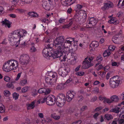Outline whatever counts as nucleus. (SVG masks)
I'll return each instance as SVG.
<instances>
[{"label":"nucleus","mask_w":124,"mask_h":124,"mask_svg":"<svg viewBox=\"0 0 124 124\" xmlns=\"http://www.w3.org/2000/svg\"><path fill=\"white\" fill-rule=\"evenodd\" d=\"M105 73L106 72H105L100 71L98 72V74L101 76H103L104 75H105Z\"/></svg>","instance_id":"56"},{"label":"nucleus","mask_w":124,"mask_h":124,"mask_svg":"<svg viewBox=\"0 0 124 124\" xmlns=\"http://www.w3.org/2000/svg\"><path fill=\"white\" fill-rule=\"evenodd\" d=\"M23 37V35L22 36L20 32L18 30L15 31L9 35V40L11 42H15V41H14L15 39L20 38Z\"/></svg>","instance_id":"4"},{"label":"nucleus","mask_w":124,"mask_h":124,"mask_svg":"<svg viewBox=\"0 0 124 124\" xmlns=\"http://www.w3.org/2000/svg\"><path fill=\"white\" fill-rule=\"evenodd\" d=\"M51 117L57 120L59 119L60 118V117L59 116L56 115L55 114H52L51 115Z\"/></svg>","instance_id":"30"},{"label":"nucleus","mask_w":124,"mask_h":124,"mask_svg":"<svg viewBox=\"0 0 124 124\" xmlns=\"http://www.w3.org/2000/svg\"><path fill=\"white\" fill-rule=\"evenodd\" d=\"M81 122V120H79L75 122H74L72 124H80Z\"/></svg>","instance_id":"64"},{"label":"nucleus","mask_w":124,"mask_h":124,"mask_svg":"<svg viewBox=\"0 0 124 124\" xmlns=\"http://www.w3.org/2000/svg\"><path fill=\"white\" fill-rule=\"evenodd\" d=\"M103 108V107H102L100 106L98 107L97 108H96L95 109V111L97 112L98 111H99L100 110H101V109H102Z\"/></svg>","instance_id":"44"},{"label":"nucleus","mask_w":124,"mask_h":124,"mask_svg":"<svg viewBox=\"0 0 124 124\" xmlns=\"http://www.w3.org/2000/svg\"><path fill=\"white\" fill-rule=\"evenodd\" d=\"M93 57H88L85 58V61L83 62V65L82 67V68L85 69H88L93 66V64L90 63L93 60Z\"/></svg>","instance_id":"5"},{"label":"nucleus","mask_w":124,"mask_h":124,"mask_svg":"<svg viewBox=\"0 0 124 124\" xmlns=\"http://www.w3.org/2000/svg\"><path fill=\"white\" fill-rule=\"evenodd\" d=\"M65 40L64 37L61 36L57 38L54 41L55 46L57 47V50L52 51L51 52V55L54 59L59 57L61 61H66V59L67 58L69 53L66 52H64V46L62 44Z\"/></svg>","instance_id":"1"},{"label":"nucleus","mask_w":124,"mask_h":124,"mask_svg":"<svg viewBox=\"0 0 124 124\" xmlns=\"http://www.w3.org/2000/svg\"><path fill=\"white\" fill-rule=\"evenodd\" d=\"M60 101L57 99L56 102V104L57 106L60 107H62L64 105V102H61Z\"/></svg>","instance_id":"19"},{"label":"nucleus","mask_w":124,"mask_h":124,"mask_svg":"<svg viewBox=\"0 0 124 124\" xmlns=\"http://www.w3.org/2000/svg\"><path fill=\"white\" fill-rule=\"evenodd\" d=\"M117 5L119 7L124 6V0H119Z\"/></svg>","instance_id":"21"},{"label":"nucleus","mask_w":124,"mask_h":124,"mask_svg":"<svg viewBox=\"0 0 124 124\" xmlns=\"http://www.w3.org/2000/svg\"><path fill=\"white\" fill-rule=\"evenodd\" d=\"M112 102H116L118 101L119 100L118 97L116 95H113L110 98Z\"/></svg>","instance_id":"13"},{"label":"nucleus","mask_w":124,"mask_h":124,"mask_svg":"<svg viewBox=\"0 0 124 124\" xmlns=\"http://www.w3.org/2000/svg\"><path fill=\"white\" fill-rule=\"evenodd\" d=\"M97 23V22L96 20L95 19L90 24H92L93 26H94Z\"/></svg>","instance_id":"52"},{"label":"nucleus","mask_w":124,"mask_h":124,"mask_svg":"<svg viewBox=\"0 0 124 124\" xmlns=\"http://www.w3.org/2000/svg\"><path fill=\"white\" fill-rule=\"evenodd\" d=\"M72 9L71 8H68L67 10V12L69 14H70L71 13Z\"/></svg>","instance_id":"58"},{"label":"nucleus","mask_w":124,"mask_h":124,"mask_svg":"<svg viewBox=\"0 0 124 124\" xmlns=\"http://www.w3.org/2000/svg\"><path fill=\"white\" fill-rule=\"evenodd\" d=\"M9 22L8 20L6 19L4 21H2V23L3 24L7 25L8 28H9L10 27V24L9 23Z\"/></svg>","instance_id":"14"},{"label":"nucleus","mask_w":124,"mask_h":124,"mask_svg":"<svg viewBox=\"0 0 124 124\" xmlns=\"http://www.w3.org/2000/svg\"><path fill=\"white\" fill-rule=\"evenodd\" d=\"M84 74V72L82 71H79L76 73V75L79 76H83Z\"/></svg>","instance_id":"37"},{"label":"nucleus","mask_w":124,"mask_h":124,"mask_svg":"<svg viewBox=\"0 0 124 124\" xmlns=\"http://www.w3.org/2000/svg\"><path fill=\"white\" fill-rule=\"evenodd\" d=\"M4 79L6 81L8 82L10 80V78L8 76H6L4 77Z\"/></svg>","instance_id":"46"},{"label":"nucleus","mask_w":124,"mask_h":124,"mask_svg":"<svg viewBox=\"0 0 124 124\" xmlns=\"http://www.w3.org/2000/svg\"><path fill=\"white\" fill-rule=\"evenodd\" d=\"M79 15L78 14L75 15L74 16L73 19L76 21H79L80 19Z\"/></svg>","instance_id":"23"},{"label":"nucleus","mask_w":124,"mask_h":124,"mask_svg":"<svg viewBox=\"0 0 124 124\" xmlns=\"http://www.w3.org/2000/svg\"><path fill=\"white\" fill-rule=\"evenodd\" d=\"M97 98L96 97H94L91 99V101L92 102H94L97 100Z\"/></svg>","instance_id":"59"},{"label":"nucleus","mask_w":124,"mask_h":124,"mask_svg":"<svg viewBox=\"0 0 124 124\" xmlns=\"http://www.w3.org/2000/svg\"><path fill=\"white\" fill-rule=\"evenodd\" d=\"M75 95V93L73 91H70L67 92L66 94L67 101L70 102L71 101Z\"/></svg>","instance_id":"9"},{"label":"nucleus","mask_w":124,"mask_h":124,"mask_svg":"<svg viewBox=\"0 0 124 124\" xmlns=\"http://www.w3.org/2000/svg\"><path fill=\"white\" fill-rule=\"evenodd\" d=\"M21 75V73H19L18 74L17 76L15 79L16 81L18 80L20 77Z\"/></svg>","instance_id":"55"},{"label":"nucleus","mask_w":124,"mask_h":124,"mask_svg":"<svg viewBox=\"0 0 124 124\" xmlns=\"http://www.w3.org/2000/svg\"><path fill=\"white\" fill-rule=\"evenodd\" d=\"M18 65V62L16 61L10 60L5 63L2 68L4 71L8 72L12 70L16 69Z\"/></svg>","instance_id":"2"},{"label":"nucleus","mask_w":124,"mask_h":124,"mask_svg":"<svg viewBox=\"0 0 124 124\" xmlns=\"http://www.w3.org/2000/svg\"><path fill=\"white\" fill-rule=\"evenodd\" d=\"M103 60V58L101 55H98L96 58V60L97 61H101Z\"/></svg>","instance_id":"36"},{"label":"nucleus","mask_w":124,"mask_h":124,"mask_svg":"<svg viewBox=\"0 0 124 124\" xmlns=\"http://www.w3.org/2000/svg\"><path fill=\"white\" fill-rule=\"evenodd\" d=\"M46 48H44L43 51V55L45 57V56L46 57H47L48 56L50 57L51 56L53 57L51 55V52L52 51H50V50L49 49V48H51V47H50L49 44L46 45V46H45Z\"/></svg>","instance_id":"6"},{"label":"nucleus","mask_w":124,"mask_h":124,"mask_svg":"<svg viewBox=\"0 0 124 124\" xmlns=\"http://www.w3.org/2000/svg\"><path fill=\"white\" fill-rule=\"evenodd\" d=\"M105 99L103 101V102L104 103H105L106 102L107 103H110L112 102L111 100H110L109 99H107L106 97Z\"/></svg>","instance_id":"31"},{"label":"nucleus","mask_w":124,"mask_h":124,"mask_svg":"<svg viewBox=\"0 0 124 124\" xmlns=\"http://www.w3.org/2000/svg\"><path fill=\"white\" fill-rule=\"evenodd\" d=\"M52 39H48L47 40V41H46V43H49V44H50V45H51V44L52 43Z\"/></svg>","instance_id":"54"},{"label":"nucleus","mask_w":124,"mask_h":124,"mask_svg":"<svg viewBox=\"0 0 124 124\" xmlns=\"http://www.w3.org/2000/svg\"><path fill=\"white\" fill-rule=\"evenodd\" d=\"M28 55L26 54H23L20 56L19 59V63L22 65H25L28 62Z\"/></svg>","instance_id":"8"},{"label":"nucleus","mask_w":124,"mask_h":124,"mask_svg":"<svg viewBox=\"0 0 124 124\" xmlns=\"http://www.w3.org/2000/svg\"><path fill=\"white\" fill-rule=\"evenodd\" d=\"M99 45L98 42L96 41H93L90 45V46L91 47H93L94 49L97 47Z\"/></svg>","instance_id":"10"},{"label":"nucleus","mask_w":124,"mask_h":124,"mask_svg":"<svg viewBox=\"0 0 124 124\" xmlns=\"http://www.w3.org/2000/svg\"><path fill=\"white\" fill-rule=\"evenodd\" d=\"M34 104L35 102L34 101L32 102L31 104H29L28 108L30 107L32 109L35 106Z\"/></svg>","instance_id":"32"},{"label":"nucleus","mask_w":124,"mask_h":124,"mask_svg":"<svg viewBox=\"0 0 124 124\" xmlns=\"http://www.w3.org/2000/svg\"><path fill=\"white\" fill-rule=\"evenodd\" d=\"M12 82L11 83H8L7 84V87L9 88H11L12 89L14 88V85L12 84Z\"/></svg>","instance_id":"25"},{"label":"nucleus","mask_w":124,"mask_h":124,"mask_svg":"<svg viewBox=\"0 0 124 124\" xmlns=\"http://www.w3.org/2000/svg\"><path fill=\"white\" fill-rule=\"evenodd\" d=\"M118 38V37H114L112 39L113 42L117 44L118 43V41L117 40Z\"/></svg>","instance_id":"28"},{"label":"nucleus","mask_w":124,"mask_h":124,"mask_svg":"<svg viewBox=\"0 0 124 124\" xmlns=\"http://www.w3.org/2000/svg\"><path fill=\"white\" fill-rule=\"evenodd\" d=\"M66 6H70L74 3L76 0H66Z\"/></svg>","instance_id":"15"},{"label":"nucleus","mask_w":124,"mask_h":124,"mask_svg":"<svg viewBox=\"0 0 124 124\" xmlns=\"http://www.w3.org/2000/svg\"><path fill=\"white\" fill-rule=\"evenodd\" d=\"M68 68H65V69L62 68V77H65L67 74L68 72Z\"/></svg>","instance_id":"17"},{"label":"nucleus","mask_w":124,"mask_h":124,"mask_svg":"<svg viewBox=\"0 0 124 124\" xmlns=\"http://www.w3.org/2000/svg\"><path fill=\"white\" fill-rule=\"evenodd\" d=\"M4 94L5 95V96H8L10 94V93L9 91L8 90H6L4 92Z\"/></svg>","instance_id":"40"},{"label":"nucleus","mask_w":124,"mask_h":124,"mask_svg":"<svg viewBox=\"0 0 124 124\" xmlns=\"http://www.w3.org/2000/svg\"><path fill=\"white\" fill-rule=\"evenodd\" d=\"M106 3L108 6L109 8H113L114 6L113 3L110 1H108L106 2Z\"/></svg>","instance_id":"26"},{"label":"nucleus","mask_w":124,"mask_h":124,"mask_svg":"<svg viewBox=\"0 0 124 124\" xmlns=\"http://www.w3.org/2000/svg\"><path fill=\"white\" fill-rule=\"evenodd\" d=\"M73 80L71 78H70L68 79L66 81V82L64 83V84L65 85L66 84H68L71 81H72Z\"/></svg>","instance_id":"45"},{"label":"nucleus","mask_w":124,"mask_h":124,"mask_svg":"<svg viewBox=\"0 0 124 124\" xmlns=\"http://www.w3.org/2000/svg\"><path fill=\"white\" fill-rule=\"evenodd\" d=\"M46 91V88H41L39 89L38 91V92L39 93H44Z\"/></svg>","instance_id":"29"},{"label":"nucleus","mask_w":124,"mask_h":124,"mask_svg":"<svg viewBox=\"0 0 124 124\" xmlns=\"http://www.w3.org/2000/svg\"><path fill=\"white\" fill-rule=\"evenodd\" d=\"M65 85L64 84L60 83L58 84L56 87V89L58 90H61L64 89V85Z\"/></svg>","instance_id":"11"},{"label":"nucleus","mask_w":124,"mask_h":124,"mask_svg":"<svg viewBox=\"0 0 124 124\" xmlns=\"http://www.w3.org/2000/svg\"><path fill=\"white\" fill-rule=\"evenodd\" d=\"M68 39H66V41H65L64 43V47H66V46H65V44H66L67 43L70 44H71V43L72 42H71V41L70 40L69 41L68 40Z\"/></svg>","instance_id":"41"},{"label":"nucleus","mask_w":124,"mask_h":124,"mask_svg":"<svg viewBox=\"0 0 124 124\" xmlns=\"http://www.w3.org/2000/svg\"><path fill=\"white\" fill-rule=\"evenodd\" d=\"M19 94L16 93H15L13 94V97L15 100L17 99L18 97Z\"/></svg>","instance_id":"33"},{"label":"nucleus","mask_w":124,"mask_h":124,"mask_svg":"<svg viewBox=\"0 0 124 124\" xmlns=\"http://www.w3.org/2000/svg\"><path fill=\"white\" fill-rule=\"evenodd\" d=\"M28 14L29 16L33 17H35L38 16V15L35 12H29L28 13Z\"/></svg>","instance_id":"18"},{"label":"nucleus","mask_w":124,"mask_h":124,"mask_svg":"<svg viewBox=\"0 0 124 124\" xmlns=\"http://www.w3.org/2000/svg\"><path fill=\"white\" fill-rule=\"evenodd\" d=\"M104 8L105 9H108L109 7L107 5L106 2V3H104Z\"/></svg>","instance_id":"53"},{"label":"nucleus","mask_w":124,"mask_h":124,"mask_svg":"<svg viewBox=\"0 0 124 124\" xmlns=\"http://www.w3.org/2000/svg\"><path fill=\"white\" fill-rule=\"evenodd\" d=\"M87 106H83L81 108V110L82 111H83L87 109Z\"/></svg>","instance_id":"50"},{"label":"nucleus","mask_w":124,"mask_h":124,"mask_svg":"<svg viewBox=\"0 0 124 124\" xmlns=\"http://www.w3.org/2000/svg\"><path fill=\"white\" fill-rule=\"evenodd\" d=\"M123 13L122 12H118L116 15L117 17H121L123 15Z\"/></svg>","instance_id":"49"},{"label":"nucleus","mask_w":124,"mask_h":124,"mask_svg":"<svg viewBox=\"0 0 124 124\" xmlns=\"http://www.w3.org/2000/svg\"><path fill=\"white\" fill-rule=\"evenodd\" d=\"M109 83L110 87L114 88L117 87L121 84V80L118 76H114L110 79Z\"/></svg>","instance_id":"3"},{"label":"nucleus","mask_w":124,"mask_h":124,"mask_svg":"<svg viewBox=\"0 0 124 124\" xmlns=\"http://www.w3.org/2000/svg\"><path fill=\"white\" fill-rule=\"evenodd\" d=\"M73 22L71 21L68 24H65L62 26V28H67L69 27L73 23Z\"/></svg>","instance_id":"27"},{"label":"nucleus","mask_w":124,"mask_h":124,"mask_svg":"<svg viewBox=\"0 0 124 124\" xmlns=\"http://www.w3.org/2000/svg\"><path fill=\"white\" fill-rule=\"evenodd\" d=\"M52 79L51 78H47L46 79V83L48 84L49 85L50 81V80H52Z\"/></svg>","instance_id":"47"},{"label":"nucleus","mask_w":124,"mask_h":124,"mask_svg":"<svg viewBox=\"0 0 124 124\" xmlns=\"http://www.w3.org/2000/svg\"><path fill=\"white\" fill-rule=\"evenodd\" d=\"M27 80L26 79L23 80L20 82V83L22 85H24L26 84Z\"/></svg>","instance_id":"42"},{"label":"nucleus","mask_w":124,"mask_h":124,"mask_svg":"<svg viewBox=\"0 0 124 124\" xmlns=\"http://www.w3.org/2000/svg\"><path fill=\"white\" fill-rule=\"evenodd\" d=\"M28 87L26 86L23 87L22 89V91L23 93H25L28 90Z\"/></svg>","instance_id":"35"},{"label":"nucleus","mask_w":124,"mask_h":124,"mask_svg":"<svg viewBox=\"0 0 124 124\" xmlns=\"http://www.w3.org/2000/svg\"><path fill=\"white\" fill-rule=\"evenodd\" d=\"M111 52L108 50H105L103 54V55L104 57L109 56L111 54Z\"/></svg>","instance_id":"16"},{"label":"nucleus","mask_w":124,"mask_h":124,"mask_svg":"<svg viewBox=\"0 0 124 124\" xmlns=\"http://www.w3.org/2000/svg\"><path fill=\"white\" fill-rule=\"evenodd\" d=\"M38 92L36 89L33 90L31 93L32 95L34 96H35L37 94Z\"/></svg>","instance_id":"34"},{"label":"nucleus","mask_w":124,"mask_h":124,"mask_svg":"<svg viewBox=\"0 0 124 124\" xmlns=\"http://www.w3.org/2000/svg\"><path fill=\"white\" fill-rule=\"evenodd\" d=\"M120 108L117 107L116 108H114L110 110V112H112L118 113L119 112Z\"/></svg>","instance_id":"20"},{"label":"nucleus","mask_w":124,"mask_h":124,"mask_svg":"<svg viewBox=\"0 0 124 124\" xmlns=\"http://www.w3.org/2000/svg\"><path fill=\"white\" fill-rule=\"evenodd\" d=\"M36 50V49L34 46H32L31 48L30 51L32 52H34Z\"/></svg>","instance_id":"48"},{"label":"nucleus","mask_w":124,"mask_h":124,"mask_svg":"<svg viewBox=\"0 0 124 124\" xmlns=\"http://www.w3.org/2000/svg\"><path fill=\"white\" fill-rule=\"evenodd\" d=\"M115 47L113 46L112 45H111L109 46L108 47V49L110 51H113L115 49Z\"/></svg>","instance_id":"39"},{"label":"nucleus","mask_w":124,"mask_h":124,"mask_svg":"<svg viewBox=\"0 0 124 124\" xmlns=\"http://www.w3.org/2000/svg\"><path fill=\"white\" fill-rule=\"evenodd\" d=\"M43 8L46 10H49L50 9L49 5L46 6L45 7H43Z\"/></svg>","instance_id":"60"},{"label":"nucleus","mask_w":124,"mask_h":124,"mask_svg":"<svg viewBox=\"0 0 124 124\" xmlns=\"http://www.w3.org/2000/svg\"><path fill=\"white\" fill-rule=\"evenodd\" d=\"M118 121H119V123L120 124H122L124 122V120L123 119H120L119 118L118 119Z\"/></svg>","instance_id":"51"},{"label":"nucleus","mask_w":124,"mask_h":124,"mask_svg":"<svg viewBox=\"0 0 124 124\" xmlns=\"http://www.w3.org/2000/svg\"><path fill=\"white\" fill-rule=\"evenodd\" d=\"M78 98L79 99V101H81L83 100L84 99L83 97L81 95L78 96Z\"/></svg>","instance_id":"62"},{"label":"nucleus","mask_w":124,"mask_h":124,"mask_svg":"<svg viewBox=\"0 0 124 124\" xmlns=\"http://www.w3.org/2000/svg\"><path fill=\"white\" fill-rule=\"evenodd\" d=\"M109 68L110 67L109 66H107L104 68V70L105 71H107L109 69Z\"/></svg>","instance_id":"61"},{"label":"nucleus","mask_w":124,"mask_h":124,"mask_svg":"<svg viewBox=\"0 0 124 124\" xmlns=\"http://www.w3.org/2000/svg\"><path fill=\"white\" fill-rule=\"evenodd\" d=\"M113 118V117L112 116L108 114H105L104 117V119L107 120H109L111 119H112Z\"/></svg>","instance_id":"12"},{"label":"nucleus","mask_w":124,"mask_h":124,"mask_svg":"<svg viewBox=\"0 0 124 124\" xmlns=\"http://www.w3.org/2000/svg\"><path fill=\"white\" fill-rule=\"evenodd\" d=\"M62 68H60L58 70V73L59 75L62 77Z\"/></svg>","instance_id":"38"},{"label":"nucleus","mask_w":124,"mask_h":124,"mask_svg":"<svg viewBox=\"0 0 124 124\" xmlns=\"http://www.w3.org/2000/svg\"><path fill=\"white\" fill-rule=\"evenodd\" d=\"M4 106L2 103H0V113H2L5 111Z\"/></svg>","instance_id":"22"},{"label":"nucleus","mask_w":124,"mask_h":124,"mask_svg":"<svg viewBox=\"0 0 124 124\" xmlns=\"http://www.w3.org/2000/svg\"><path fill=\"white\" fill-rule=\"evenodd\" d=\"M83 7V6L80 5L79 4H78L77 5V8L78 9H81Z\"/></svg>","instance_id":"63"},{"label":"nucleus","mask_w":124,"mask_h":124,"mask_svg":"<svg viewBox=\"0 0 124 124\" xmlns=\"http://www.w3.org/2000/svg\"><path fill=\"white\" fill-rule=\"evenodd\" d=\"M58 98H57V99H65V95L63 94H60L59 95Z\"/></svg>","instance_id":"24"},{"label":"nucleus","mask_w":124,"mask_h":124,"mask_svg":"<svg viewBox=\"0 0 124 124\" xmlns=\"http://www.w3.org/2000/svg\"><path fill=\"white\" fill-rule=\"evenodd\" d=\"M65 20V19H62V18H60V19L59 20V22L60 23H62L64 22Z\"/></svg>","instance_id":"57"},{"label":"nucleus","mask_w":124,"mask_h":124,"mask_svg":"<svg viewBox=\"0 0 124 124\" xmlns=\"http://www.w3.org/2000/svg\"><path fill=\"white\" fill-rule=\"evenodd\" d=\"M46 104L48 105L52 106L54 105L55 103V98L53 95H49L46 97Z\"/></svg>","instance_id":"7"},{"label":"nucleus","mask_w":124,"mask_h":124,"mask_svg":"<svg viewBox=\"0 0 124 124\" xmlns=\"http://www.w3.org/2000/svg\"><path fill=\"white\" fill-rule=\"evenodd\" d=\"M46 91H45L44 92V93L45 95L49 94L50 93L51 91L48 88H46Z\"/></svg>","instance_id":"43"}]
</instances>
